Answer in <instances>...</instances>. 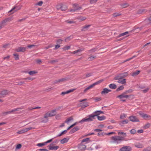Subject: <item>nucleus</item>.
I'll list each match as a JSON object with an SVG mask.
<instances>
[{"label": "nucleus", "mask_w": 151, "mask_h": 151, "mask_svg": "<svg viewBox=\"0 0 151 151\" xmlns=\"http://www.w3.org/2000/svg\"><path fill=\"white\" fill-rule=\"evenodd\" d=\"M100 115L98 111L94 112L92 114L88 115L86 117L83 119L79 122V123H82L85 122H90L95 119L96 116H99Z\"/></svg>", "instance_id": "1"}, {"label": "nucleus", "mask_w": 151, "mask_h": 151, "mask_svg": "<svg viewBox=\"0 0 151 151\" xmlns=\"http://www.w3.org/2000/svg\"><path fill=\"white\" fill-rule=\"evenodd\" d=\"M111 139L112 143L117 144L120 143L122 141L124 140V137L119 136L112 137Z\"/></svg>", "instance_id": "2"}, {"label": "nucleus", "mask_w": 151, "mask_h": 151, "mask_svg": "<svg viewBox=\"0 0 151 151\" xmlns=\"http://www.w3.org/2000/svg\"><path fill=\"white\" fill-rule=\"evenodd\" d=\"M127 73H125L122 74L120 75V76H116L115 78L116 79L118 80V82L119 83H120L121 84H124L126 83V80L124 79H122L121 78L122 77H125L127 76Z\"/></svg>", "instance_id": "3"}, {"label": "nucleus", "mask_w": 151, "mask_h": 151, "mask_svg": "<svg viewBox=\"0 0 151 151\" xmlns=\"http://www.w3.org/2000/svg\"><path fill=\"white\" fill-rule=\"evenodd\" d=\"M86 100V99H85L83 100H80L79 101L81 102L79 104V105L82 107L85 108L88 106V103L86 101H84Z\"/></svg>", "instance_id": "4"}, {"label": "nucleus", "mask_w": 151, "mask_h": 151, "mask_svg": "<svg viewBox=\"0 0 151 151\" xmlns=\"http://www.w3.org/2000/svg\"><path fill=\"white\" fill-rule=\"evenodd\" d=\"M131 91L130 90H127L126 91L125 93H124L118 96L117 97L120 99L123 98H127L129 97V96L125 94V93H128L130 92Z\"/></svg>", "instance_id": "5"}, {"label": "nucleus", "mask_w": 151, "mask_h": 151, "mask_svg": "<svg viewBox=\"0 0 151 151\" xmlns=\"http://www.w3.org/2000/svg\"><path fill=\"white\" fill-rule=\"evenodd\" d=\"M73 9H71L70 10V12H74L76 11L79 10L81 9V7L78 6V4H75L73 5Z\"/></svg>", "instance_id": "6"}, {"label": "nucleus", "mask_w": 151, "mask_h": 151, "mask_svg": "<svg viewBox=\"0 0 151 151\" xmlns=\"http://www.w3.org/2000/svg\"><path fill=\"white\" fill-rule=\"evenodd\" d=\"M139 114L141 116H142V118L145 119H151V117L150 116L146 114L143 113L142 112H139Z\"/></svg>", "instance_id": "7"}, {"label": "nucleus", "mask_w": 151, "mask_h": 151, "mask_svg": "<svg viewBox=\"0 0 151 151\" xmlns=\"http://www.w3.org/2000/svg\"><path fill=\"white\" fill-rule=\"evenodd\" d=\"M132 150L131 147L127 146L123 147L120 149V151H131Z\"/></svg>", "instance_id": "8"}, {"label": "nucleus", "mask_w": 151, "mask_h": 151, "mask_svg": "<svg viewBox=\"0 0 151 151\" xmlns=\"http://www.w3.org/2000/svg\"><path fill=\"white\" fill-rule=\"evenodd\" d=\"M52 145V143H51L48 146V148L49 150H56L59 148V147L58 146H53Z\"/></svg>", "instance_id": "9"}, {"label": "nucleus", "mask_w": 151, "mask_h": 151, "mask_svg": "<svg viewBox=\"0 0 151 151\" xmlns=\"http://www.w3.org/2000/svg\"><path fill=\"white\" fill-rule=\"evenodd\" d=\"M78 148L80 150H85L86 148V146L81 142L80 144L78 145Z\"/></svg>", "instance_id": "10"}, {"label": "nucleus", "mask_w": 151, "mask_h": 151, "mask_svg": "<svg viewBox=\"0 0 151 151\" xmlns=\"http://www.w3.org/2000/svg\"><path fill=\"white\" fill-rule=\"evenodd\" d=\"M130 120L132 122H137L139 121V119L135 116H131L129 117Z\"/></svg>", "instance_id": "11"}, {"label": "nucleus", "mask_w": 151, "mask_h": 151, "mask_svg": "<svg viewBox=\"0 0 151 151\" xmlns=\"http://www.w3.org/2000/svg\"><path fill=\"white\" fill-rule=\"evenodd\" d=\"M111 91V90L107 88H104L101 91V93L102 94H107Z\"/></svg>", "instance_id": "12"}, {"label": "nucleus", "mask_w": 151, "mask_h": 151, "mask_svg": "<svg viewBox=\"0 0 151 151\" xmlns=\"http://www.w3.org/2000/svg\"><path fill=\"white\" fill-rule=\"evenodd\" d=\"M26 48L25 47H19L16 49V51L17 52H24L26 50Z\"/></svg>", "instance_id": "13"}, {"label": "nucleus", "mask_w": 151, "mask_h": 151, "mask_svg": "<svg viewBox=\"0 0 151 151\" xmlns=\"http://www.w3.org/2000/svg\"><path fill=\"white\" fill-rule=\"evenodd\" d=\"M73 118L72 117H70L67 119L65 121V123L67 124H69V123L71 121H73Z\"/></svg>", "instance_id": "14"}, {"label": "nucleus", "mask_w": 151, "mask_h": 151, "mask_svg": "<svg viewBox=\"0 0 151 151\" xmlns=\"http://www.w3.org/2000/svg\"><path fill=\"white\" fill-rule=\"evenodd\" d=\"M8 93V92L4 90L2 91L0 93V97H4Z\"/></svg>", "instance_id": "15"}, {"label": "nucleus", "mask_w": 151, "mask_h": 151, "mask_svg": "<svg viewBox=\"0 0 151 151\" xmlns=\"http://www.w3.org/2000/svg\"><path fill=\"white\" fill-rule=\"evenodd\" d=\"M75 89H70V90L67 91H66L65 92H62L61 94L63 95H64L65 94L68 93L70 92H73L74 90H75Z\"/></svg>", "instance_id": "16"}, {"label": "nucleus", "mask_w": 151, "mask_h": 151, "mask_svg": "<svg viewBox=\"0 0 151 151\" xmlns=\"http://www.w3.org/2000/svg\"><path fill=\"white\" fill-rule=\"evenodd\" d=\"M20 109V108H17L16 109H14L11 110L10 111H7V112L5 113V114H10L12 113L13 112H14L18 111Z\"/></svg>", "instance_id": "17"}, {"label": "nucleus", "mask_w": 151, "mask_h": 151, "mask_svg": "<svg viewBox=\"0 0 151 151\" xmlns=\"http://www.w3.org/2000/svg\"><path fill=\"white\" fill-rule=\"evenodd\" d=\"M69 140V138H64L60 140V143L61 144L65 143L67 142Z\"/></svg>", "instance_id": "18"}, {"label": "nucleus", "mask_w": 151, "mask_h": 151, "mask_svg": "<svg viewBox=\"0 0 151 151\" xmlns=\"http://www.w3.org/2000/svg\"><path fill=\"white\" fill-rule=\"evenodd\" d=\"M98 119L99 121H102L106 119V117L104 116H97Z\"/></svg>", "instance_id": "19"}, {"label": "nucleus", "mask_w": 151, "mask_h": 151, "mask_svg": "<svg viewBox=\"0 0 151 151\" xmlns=\"http://www.w3.org/2000/svg\"><path fill=\"white\" fill-rule=\"evenodd\" d=\"M90 142V138H86L83 139L81 141V143L85 142V144L88 143Z\"/></svg>", "instance_id": "20"}, {"label": "nucleus", "mask_w": 151, "mask_h": 151, "mask_svg": "<svg viewBox=\"0 0 151 151\" xmlns=\"http://www.w3.org/2000/svg\"><path fill=\"white\" fill-rule=\"evenodd\" d=\"M51 117L55 116L56 114V111L55 110H52L50 112H48Z\"/></svg>", "instance_id": "21"}, {"label": "nucleus", "mask_w": 151, "mask_h": 151, "mask_svg": "<svg viewBox=\"0 0 151 151\" xmlns=\"http://www.w3.org/2000/svg\"><path fill=\"white\" fill-rule=\"evenodd\" d=\"M128 122V120L127 119H126L120 122V124L121 125H122L123 124H127Z\"/></svg>", "instance_id": "22"}, {"label": "nucleus", "mask_w": 151, "mask_h": 151, "mask_svg": "<svg viewBox=\"0 0 151 151\" xmlns=\"http://www.w3.org/2000/svg\"><path fill=\"white\" fill-rule=\"evenodd\" d=\"M7 22H8L7 21H6V19L3 20L1 22V23H0V24H1V27L2 26L6 25Z\"/></svg>", "instance_id": "23"}, {"label": "nucleus", "mask_w": 151, "mask_h": 151, "mask_svg": "<svg viewBox=\"0 0 151 151\" xmlns=\"http://www.w3.org/2000/svg\"><path fill=\"white\" fill-rule=\"evenodd\" d=\"M139 73L140 71L139 70L136 71L132 73V76H135L138 74Z\"/></svg>", "instance_id": "24"}, {"label": "nucleus", "mask_w": 151, "mask_h": 151, "mask_svg": "<svg viewBox=\"0 0 151 151\" xmlns=\"http://www.w3.org/2000/svg\"><path fill=\"white\" fill-rule=\"evenodd\" d=\"M109 87L111 89H115L116 88V86L115 84H111L109 85Z\"/></svg>", "instance_id": "25"}, {"label": "nucleus", "mask_w": 151, "mask_h": 151, "mask_svg": "<svg viewBox=\"0 0 151 151\" xmlns=\"http://www.w3.org/2000/svg\"><path fill=\"white\" fill-rule=\"evenodd\" d=\"M135 146L138 148H141L143 147L142 145L140 143L135 144Z\"/></svg>", "instance_id": "26"}, {"label": "nucleus", "mask_w": 151, "mask_h": 151, "mask_svg": "<svg viewBox=\"0 0 151 151\" xmlns=\"http://www.w3.org/2000/svg\"><path fill=\"white\" fill-rule=\"evenodd\" d=\"M90 26V25H88L84 26L82 29L83 31H85Z\"/></svg>", "instance_id": "27"}, {"label": "nucleus", "mask_w": 151, "mask_h": 151, "mask_svg": "<svg viewBox=\"0 0 151 151\" xmlns=\"http://www.w3.org/2000/svg\"><path fill=\"white\" fill-rule=\"evenodd\" d=\"M67 9V7L65 5H63L62 4V7H61V10L62 11H64L65 10H66Z\"/></svg>", "instance_id": "28"}, {"label": "nucleus", "mask_w": 151, "mask_h": 151, "mask_svg": "<svg viewBox=\"0 0 151 151\" xmlns=\"http://www.w3.org/2000/svg\"><path fill=\"white\" fill-rule=\"evenodd\" d=\"M25 132H26L25 130V128H24L20 131H19L17 132V133L19 134H21L24 133Z\"/></svg>", "instance_id": "29"}, {"label": "nucleus", "mask_w": 151, "mask_h": 151, "mask_svg": "<svg viewBox=\"0 0 151 151\" xmlns=\"http://www.w3.org/2000/svg\"><path fill=\"white\" fill-rule=\"evenodd\" d=\"M46 145L45 142L42 143H38L37 145V146L40 147H42L43 146L45 145Z\"/></svg>", "instance_id": "30"}, {"label": "nucleus", "mask_w": 151, "mask_h": 151, "mask_svg": "<svg viewBox=\"0 0 151 151\" xmlns=\"http://www.w3.org/2000/svg\"><path fill=\"white\" fill-rule=\"evenodd\" d=\"M127 115L125 114H122L120 116V118L121 119H124L126 117Z\"/></svg>", "instance_id": "31"}, {"label": "nucleus", "mask_w": 151, "mask_h": 151, "mask_svg": "<svg viewBox=\"0 0 151 151\" xmlns=\"http://www.w3.org/2000/svg\"><path fill=\"white\" fill-rule=\"evenodd\" d=\"M37 73V72L35 71H31L29 72V74L31 75H32L34 74H35Z\"/></svg>", "instance_id": "32"}, {"label": "nucleus", "mask_w": 151, "mask_h": 151, "mask_svg": "<svg viewBox=\"0 0 151 151\" xmlns=\"http://www.w3.org/2000/svg\"><path fill=\"white\" fill-rule=\"evenodd\" d=\"M103 81V80H100L98 81H97L95 82V83H93V84L94 86H95L98 85L99 84V83L102 82Z\"/></svg>", "instance_id": "33"}, {"label": "nucleus", "mask_w": 151, "mask_h": 151, "mask_svg": "<svg viewBox=\"0 0 151 151\" xmlns=\"http://www.w3.org/2000/svg\"><path fill=\"white\" fill-rule=\"evenodd\" d=\"M129 6L128 4L127 3L123 4H121V7L122 8H124L127 7Z\"/></svg>", "instance_id": "34"}, {"label": "nucleus", "mask_w": 151, "mask_h": 151, "mask_svg": "<svg viewBox=\"0 0 151 151\" xmlns=\"http://www.w3.org/2000/svg\"><path fill=\"white\" fill-rule=\"evenodd\" d=\"M51 117V116L50 115V114H49V113H48V112L47 113H46V114H45L44 116V118H46V119L48 117Z\"/></svg>", "instance_id": "35"}, {"label": "nucleus", "mask_w": 151, "mask_h": 151, "mask_svg": "<svg viewBox=\"0 0 151 151\" xmlns=\"http://www.w3.org/2000/svg\"><path fill=\"white\" fill-rule=\"evenodd\" d=\"M151 150V147H150L144 148L143 150V151H150Z\"/></svg>", "instance_id": "36"}, {"label": "nucleus", "mask_w": 151, "mask_h": 151, "mask_svg": "<svg viewBox=\"0 0 151 151\" xmlns=\"http://www.w3.org/2000/svg\"><path fill=\"white\" fill-rule=\"evenodd\" d=\"M62 4H59L57 5L56 8L58 10H59L60 9H61V7L62 6Z\"/></svg>", "instance_id": "37"}, {"label": "nucleus", "mask_w": 151, "mask_h": 151, "mask_svg": "<svg viewBox=\"0 0 151 151\" xmlns=\"http://www.w3.org/2000/svg\"><path fill=\"white\" fill-rule=\"evenodd\" d=\"M13 55L16 60H17L19 59V55H18L16 54H14Z\"/></svg>", "instance_id": "38"}, {"label": "nucleus", "mask_w": 151, "mask_h": 151, "mask_svg": "<svg viewBox=\"0 0 151 151\" xmlns=\"http://www.w3.org/2000/svg\"><path fill=\"white\" fill-rule=\"evenodd\" d=\"M101 100V97H97L94 99V100L96 102H98Z\"/></svg>", "instance_id": "39"}, {"label": "nucleus", "mask_w": 151, "mask_h": 151, "mask_svg": "<svg viewBox=\"0 0 151 151\" xmlns=\"http://www.w3.org/2000/svg\"><path fill=\"white\" fill-rule=\"evenodd\" d=\"M124 88V87L123 86H121L119 87L117 89V91H119L120 90H122Z\"/></svg>", "instance_id": "40"}, {"label": "nucleus", "mask_w": 151, "mask_h": 151, "mask_svg": "<svg viewBox=\"0 0 151 151\" xmlns=\"http://www.w3.org/2000/svg\"><path fill=\"white\" fill-rule=\"evenodd\" d=\"M82 51H83V50H82V49H78V50L76 51H75L73 52V54H76V53H77L78 52H80Z\"/></svg>", "instance_id": "41"}, {"label": "nucleus", "mask_w": 151, "mask_h": 151, "mask_svg": "<svg viewBox=\"0 0 151 151\" xmlns=\"http://www.w3.org/2000/svg\"><path fill=\"white\" fill-rule=\"evenodd\" d=\"M128 34V32H125L121 33L119 35V37H121L123 36H124L125 35H127Z\"/></svg>", "instance_id": "42"}, {"label": "nucleus", "mask_w": 151, "mask_h": 151, "mask_svg": "<svg viewBox=\"0 0 151 151\" xmlns=\"http://www.w3.org/2000/svg\"><path fill=\"white\" fill-rule=\"evenodd\" d=\"M120 134L123 135L124 137H126L127 136L126 133H124V132H118V134L119 135Z\"/></svg>", "instance_id": "43"}, {"label": "nucleus", "mask_w": 151, "mask_h": 151, "mask_svg": "<svg viewBox=\"0 0 151 151\" xmlns=\"http://www.w3.org/2000/svg\"><path fill=\"white\" fill-rule=\"evenodd\" d=\"M93 75V73H87L86 74V77H89Z\"/></svg>", "instance_id": "44"}, {"label": "nucleus", "mask_w": 151, "mask_h": 151, "mask_svg": "<svg viewBox=\"0 0 151 151\" xmlns=\"http://www.w3.org/2000/svg\"><path fill=\"white\" fill-rule=\"evenodd\" d=\"M95 57H96V56H91L89 57L88 58V59L89 60H93V59H94L95 58Z\"/></svg>", "instance_id": "45"}, {"label": "nucleus", "mask_w": 151, "mask_h": 151, "mask_svg": "<svg viewBox=\"0 0 151 151\" xmlns=\"http://www.w3.org/2000/svg\"><path fill=\"white\" fill-rule=\"evenodd\" d=\"M42 3H43V2L42 1H41L37 3L36 4V5L41 6L42 5Z\"/></svg>", "instance_id": "46"}, {"label": "nucleus", "mask_w": 151, "mask_h": 151, "mask_svg": "<svg viewBox=\"0 0 151 151\" xmlns=\"http://www.w3.org/2000/svg\"><path fill=\"white\" fill-rule=\"evenodd\" d=\"M54 138H55V137L54 138H52L51 139H50L47 141H46V142H45V144H46L47 143H49L51 142Z\"/></svg>", "instance_id": "47"}, {"label": "nucleus", "mask_w": 151, "mask_h": 151, "mask_svg": "<svg viewBox=\"0 0 151 151\" xmlns=\"http://www.w3.org/2000/svg\"><path fill=\"white\" fill-rule=\"evenodd\" d=\"M136 131L135 129H133L130 131V132L132 134H134L136 133Z\"/></svg>", "instance_id": "48"}, {"label": "nucleus", "mask_w": 151, "mask_h": 151, "mask_svg": "<svg viewBox=\"0 0 151 151\" xmlns=\"http://www.w3.org/2000/svg\"><path fill=\"white\" fill-rule=\"evenodd\" d=\"M22 147V145L20 144H19L17 145L16 149H20Z\"/></svg>", "instance_id": "49"}, {"label": "nucleus", "mask_w": 151, "mask_h": 151, "mask_svg": "<svg viewBox=\"0 0 151 151\" xmlns=\"http://www.w3.org/2000/svg\"><path fill=\"white\" fill-rule=\"evenodd\" d=\"M70 48V46H68L64 47L63 49L64 50H68Z\"/></svg>", "instance_id": "50"}, {"label": "nucleus", "mask_w": 151, "mask_h": 151, "mask_svg": "<svg viewBox=\"0 0 151 151\" xmlns=\"http://www.w3.org/2000/svg\"><path fill=\"white\" fill-rule=\"evenodd\" d=\"M73 38V37L71 36H70L69 37H67L65 39V41H68L69 40L71 39H72Z\"/></svg>", "instance_id": "51"}, {"label": "nucleus", "mask_w": 151, "mask_h": 151, "mask_svg": "<svg viewBox=\"0 0 151 151\" xmlns=\"http://www.w3.org/2000/svg\"><path fill=\"white\" fill-rule=\"evenodd\" d=\"M34 128H33V127H29V128H25V131H26V132H27V131H28L29 130H30L32 129H34Z\"/></svg>", "instance_id": "52"}, {"label": "nucleus", "mask_w": 151, "mask_h": 151, "mask_svg": "<svg viewBox=\"0 0 151 151\" xmlns=\"http://www.w3.org/2000/svg\"><path fill=\"white\" fill-rule=\"evenodd\" d=\"M12 17H10L6 19V21H7L8 22H9L11 21L12 20Z\"/></svg>", "instance_id": "53"}, {"label": "nucleus", "mask_w": 151, "mask_h": 151, "mask_svg": "<svg viewBox=\"0 0 151 151\" xmlns=\"http://www.w3.org/2000/svg\"><path fill=\"white\" fill-rule=\"evenodd\" d=\"M97 1V0H90V2L91 4L95 3Z\"/></svg>", "instance_id": "54"}, {"label": "nucleus", "mask_w": 151, "mask_h": 151, "mask_svg": "<svg viewBox=\"0 0 151 151\" xmlns=\"http://www.w3.org/2000/svg\"><path fill=\"white\" fill-rule=\"evenodd\" d=\"M149 90V88H147L143 90V91L144 92V93H146V92H147V91Z\"/></svg>", "instance_id": "55"}, {"label": "nucleus", "mask_w": 151, "mask_h": 151, "mask_svg": "<svg viewBox=\"0 0 151 151\" xmlns=\"http://www.w3.org/2000/svg\"><path fill=\"white\" fill-rule=\"evenodd\" d=\"M143 132V130L142 129L138 130L137 131V132L139 133H142Z\"/></svg>", "instance_id": "56"}, {"label": "nucleus", "mask_w": 151, "mask_h": 151, "mask_svg": "<svg viewBox=\"0 0 151 151\" xmlns=\"http://www.w3.org/2000/svg\"><path fill=\"white\" fill-rule=\"evenodd\" d=\"M60 45H55V47L54 49V50L57 49L60 47Z\"/></svg>", "instance_id": "57"}, {"label": "nucleus", "mask_w": 151, "mask_h": 151, "mask_svg": "<svg viewBox=\"0 0 151 151\" xmlns=\"http://www.w3.org/2000/svg\"><path fill=\"white\" fill-rule=\"evenodd\" d=\"M89 89H90V88H89V87H87V88L85 89V90L84 91V92L85 93L86 92V91L87 90H88Z\"/></svg>", "instance_id": "58"}, {"label": "nucleus", "mask_w": 151, "mask_h": 151, "mask_svg": "<svg viewBox=\"0 0 151 151\" xmlns=\"http://www.w3.org/2000/svg\"><path fill=\"white\" fill-rule=\"evenodd\" d=\"M34 46H35V45H28L27 46V47L29 48H32V47H34Z\"/></svg>", "instance_id": "59"}, {"label": "nucleus", "mask_w": 151, "mask_h": 151, "mask_svg": "<svg viewBox=\"0 0 151 151\" xmlns=\"http://www.w3.org/2000/svg\"><path fill=\"white\" fill-rule=\"evenodd\" d=\"M40 151H48L47 150L45 149H41L39 150Z\"/></svg>", "instance_id": "60"}, {"label": "nucleus", "mask_w": 151, "mask_h": 151, "mask_svg": "<svg viewBox=\"0 0 151 151\" xmlns=\"http://www.w3.org/2000/svg\"><path fill=\"white\" fill-rule=\"evenodd\" d=\"M16 9V7H14L10 11H9V12H11L12 11L14 10V9Z\"/></svg>", "instance_id": "61"}, {"label": "nucleus", "mask_w": 151, "mask_h": 151, "mask_svg": "<svg viewBox=\"0 0 151 151\" xmlns=\"http://www.w3.org/2000/svg\"><path fill=\"white\" fill-rule=\"evenodd\" d=\"M94 131H96V132H99L101 131H102V130L101 129H94Z\"/></svg>", "instance_id": "62"}, {"label": "nucleus", "mask_w": 151, "mask_h": 151, "mask_svg": "<svg viewBox=\"0 0 151 151\" xmlns=\"http://www.w3.org/2000/svg\"><path fill=\"white\" fill-rule=\"evenodd\" d=\"M74 129L76 132L78 130V128L77 127H75L74 128Z\"/></svg>", "instance_id": "63"}, {"label": "nucleus", "mask_w": 151, "mask_h": 151, "mask_svg": "<svg viewBox=\"0 0 151 151\" xmlns=\"http://www.w3.org/2000/svg\"><path fill=\"white\" fill-rule=\"evenodd\" d=\"M149 126L150 125L149 124H147L145 126V128H147L149 127Z\"/></svg>", "instance_id": "64"}]
</instances>
